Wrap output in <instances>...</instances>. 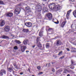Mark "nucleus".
<instances>
[{"instance_id": "39", "label": "nucleus", "mask_w": 76, "mask_h": 76, "mask_svg": "<svg viewBox=\"0 0 76 76\" xmlns=\"http://www.w3.org/2000/svg\"><path fill=\"white\" fill-rule=\"evenodd\" d=\"M64 58V56H63L61 57L60 58H59V59H60V58H61V59H62V58Z\"/></svg>"}, {"instance_id": "49", "label": "nucleus", "mask_w": 76, "mask_h": 76, "mask_svg": "<svg viewBox=\"0 0 76 76\" xmlns=\"http://www.w3.org/2000/svg\"><path fill=\"white\" fill-rule=\"evenodd\" d=\"M67 76H70V74H68Z\"/></svg>"}, {"instance_id": "13", "label": "nucleus", "mask_w": 76, "mask_h": 76, "mask_svg": "<svg viewBox=\"0 0 76 76\" xmlns=\"http://www.w3.org/2000/svg\"><path fill=\"white\" fill-rule=\"evenodd\" d=\"M23 43L24 45H26L28 43V40L26 39L24 40L23 42Z\"/></svg>"}, {"instance_id": "51", "label": "nucleus", "mask_w": 76, "mask_h": 76, "mask_svg": "<svg viewBox=\"0 0 76 76\" xmlns=\"http://www.w3.org/2000/svg\"><path fill=\"white\" fill-rule=\"evenodd\" d=\"M47 64H46V67H47Z\"/></svg>"}, {"instance_id": "5", "label": "nucleus", "mask_w": 76, "mask_h": 76, "mask_svg": "<svg viewBox=\"0 0 76 76\" xmlns=\"http://www.w3.org/2000/svg\"><path fill=\"white\" fill-rule=\"evenodd\" d=\"M26 46H23L21 47V50L22 52H24L25 50L26 49Z\"/></svg>"}, {"instance_id": "19", "label": "nucleus", "mask_w": 76, "mask_h": 76, "mask_svg": "<svg viewBox=\"0 0 76 76\" xmlns=\"http://www.w3.org/2000/svg\"><path fill=\"white\" fill-rule=\"evenodd\" d=\"M23 31L24 32H29V30L28 29H23Z\"/></svg>"}, {"instance_id": "53", "label": "nucleus", "mask_w": 76, "mask_h": 76, "mask_svg": "<svg viewBox=\"0 0 76 76\" xmlns=\"http://www.w3.org/2000/svg\"><path fill=\"white\" fill-rule=\"evenodd\" d=\"M40 50H43V49H40Z\"/></svg>"}, {"instance_id": "32", "label": "nucleus", "mask_w": 76, "mask_h": 76, "mask_svg": "<svg viewBox=\"0 0 76 76\" xmlns=\"http://www.w3.org/2000/svg\"><path fill=\"white\" fill-rule=\"evenodd\" d=\"M62 53H63V51H61V52H60L58 54V55L60 56V55L61 54H62Z\"/></svg>"}, {"instance_id": "36", "label": "nucleus", "mask_w": 76, "mask_h": 76, "mask_svg": "<svg viewBox=\"0 0 76 76\" xmlns=\"http://www.w3.org/2000/svg\"><path fill=\"white\" fill-rule=\"evenodd\" d=\"M37 69L38 70H40L41 69V67L40 66H38L37 67Z\"/></svg>"}, {"instance_id": "21", "label": "nucleus", "mask_w": 76, "mask_h": 76, "mask_svg": "<svg viewBox=\"0 0 76 76\" xmlns=\"http://www.w3.org/2000/svg\"><path fill=\"white\" fill-rule=\"evenodd\" d=\"M13 67H10V68H8V70L9 71V72H11L12 70H13Z\"/></svg>"}, {"instance_id": "30", "label": "nucleus", "mask_w": 76, "mask_h": 76, "mask_svg": "<svg viewBox=\"0 0 76 76\" xmlns=\"http://www.w3.org/2000/svg\"><path fill=\"white\" fill-rule=\"evenodd\" d=\"M13 65L14 66H15L16 69H18V66H16V64H14Z\"/></svg>"}, {"instance_id": "12", "label": "nucleus", "mask_w": 76, "mask_h": 76, "mask_svg": "<svg viewBox=\"0 0 76 76\" xmlns=\"http://www.w3.org/2000/svg\"><path fill=\"white\" fill-rule=\"evenodd\" d=\"M71 11H72V10H70L67 12V13L66 14V18H68L69 16L70 15V12H71Z\"/></svg>"}, {"instance_id": "35", "label": "nucleus", "mask_w": 76, "mask_h": 76, "mask_svg": "<svg viewBox=\"0 0 76 76\" xmlns=\"http://www.w3.org/2000/svg\"><path fill=\"white\" fill-rule=\"evenodd\" d=\"M52 72H55V69L54 68H52Z\"/></svg>"}, {"instance_id": "25", "label": "nucleus", "mask_w": 76, "mask_h": 76, "mask_svg": "<svg viewBox=\"0 0 76 76\" xmlns=\"http://www.w3.org/2000/svg\"><path fill=\"white\" fill-rule=\"evenodd\" d=\"M73 13L75 17V18H76V10L74 11L73 12Z\"/></svg>"}, {"instance_id": "57", "label": "nucleus", "mask_w": 76, "mask_h": 76, "mask_svg": "<svg viewBox=\"0 0 76 76\" xmlns=\"http://www.w3.org/2000/svg\"><path fill=\"white\" fill-rule=\"evenodd\" d=\"M38 31H39V30H38Z\"/></svg>"}, {"instance_id": "54", "label": "nucleus", "mask_w": 76, "mask_h": 76, "mask_svg": "<svg viewBox=\"0 0 76 76\" xmlns=\"http://www.w3.org/2000/svg\"><path fill=\"white\" fill-rule=\"evenodd\" d=\"M70 65L69 66H68L67 67H70Z\"/></svg>"}, {"instance_id": "15", "label": "nucleus", "mask_w": 76, "mask_h": 76, "mask_svg": "<svg viewBox=\"0 0 76 76\" xmlns=\"http://www.w3.org/2000/svg\"><path fill=\"white\" fill-rule=\"evenodd\" d=\"M2 37L4 39H9V37L7 36L3 35Z\"/></svg>"}, {"instance_id": "34", "label": "nucleus", "mask_w": 76, "mask_h": 76, "mask_svg": "<svg viewBox=\"0 0 76 76\" xmlns=\"http://www.w3.org/2000/svg\"><path fill=\"white\" fill-rule=\"evenodd\" d=\"M73 44L74 45H76V41H75L74 42H73Z\"/></svg>"}, {"instance_id": "18", "label": "nucleus", "mask_w": 76, "mask_h": 76, "mask_svg": "<svg viewBox=\"0 0 76 76\" xmlns=\"http://www.w3.org/2000/svg\"><path fill=\"white\" fill-rule=\"evenodd\" d=\"M43 11L44 12H47V11H48V9H47V8L44 7L43 8Z\"/></svg>"}, {"instance_id": "46", "label": "nucleus", "mask_w": 76, "mask_h": 76, "mask_svg": "<svg viewBox=\"0 0 76 76\" xmlns=\"http://www.w3.org/2000/svg\"><path fill=\"white\" fill-rule=\"evenodd\" d=\"M28 71H29V72H30V69H28Z\"/></svg>"}, {"instance_id": "42", "label": "nucleus", "mask_w": 76, "mask_h": 76, "mask_svg": "<svg viewBox=\"0 0 76 76\" xmlns=\"http://www.w3.org/2000/svg\"><path fill=\"white\" fill-rule=\"evenodd\" d=\"M55 23H56V24H58V23H59V22L58 21V22H55Z\"/></svg>"}, {"instance_id": "11", "label": "nucleus", "mask_w": 76, "mask_h": 76, "mask_svg": "<svg viewBox=\"0 0 76 76\" xmlns=\"http://www.w3.org/2000/svg\"><path fill=\"white\" fill-rule=\"evenodd\" d=\"M5 25V22H4V20H3L0 23V26H3L4 25Z\"/></svg>"}, {"instance_id": "40", "label": "nucleus", "mask_w": 76, "mask_h": 76, "mask_svg": "<svg viewBox=\"0 0 76 76\" xmlns=\"http://www.w3.org/2000/svg\"><path fill=\"white\" fill-rule=\"evenodd\" d=\"M48 67H50V66H51V64H50V63H49V64H48Z\"/></svg>"}, {"instance_id": "37", "label": "nucleus", "mask_w": 76, "mask_h": 76, "mask_svg": "<svg viewBox=\"0 0 76 76\" xmlns=\"http://www.w3.org/2000/svg\"><path fill=\"white\" fill-rule=\"evenodd\" d=\"M41 74H43L42 72H40L39 73V75H41Z\"/></svg>"}, {"instance_id": "28", "label": "nucleus", "mask_w": 76, "mask_h": 76, "mask_svg": "<svg viewBox=\"0 0 76 76\" xmlns=\"http://www.w3.org/2000/svg\"><path fill=\"white\" fill-rule=\"evenodd\" d=\"M14 50H18V48L17 46H15L14 47Z\"/></svg>"}, {"instance_id": "31", "label": "nucleus", "mask_w": 76, "mask_h": 76, "mask_svg": "<svg viewBox=\"0 0 76 76\" xmlns=\"http://www.w3.org/2000/svg\"><path fill=\"white\" fill-rule=\"evenodd\" d=\"M16 42L18 44H20L21 43V42H20V41H17Z\"/></svg>"}, {"instance_id": "2", "label": "nucleus", "mask_w": 76, "mask_h": 76, "mask_svg": "<svg viewBox=\"0 0 76 76\" xmlns=\"http://www.w3.org/2000/svg\"><path fill=\"white\" fill-rule=\"evenodd\" d=\"M40 41H41V40H40V37H37V46L39 48H41V47H42L41 44L39 42Z\"/></svg>"}, {"instance_id": "14", "label": "nucleus", "mask_w": 76, "mask_h": 76, "mask_svg": "<svg viewBox=\"0 0 76 76\" xmlns=\"http://www.w3.org/2000/svg\"><path fill=\"white\" fill-rule=\"evenodd\" d=\"M26 10L27 11V12H29L31 10L30 8L28 7H26Z\"/></svg>"}, {"instance_id": "26", "label": "nucleus", "mask_w": 76, "mask_h": 76, "mask_svg": "<svg viewBox=\"0 0 76 76\" xmlns=\"http://www.w3.org/2000/svg\"><path fill=\"white\" fill-rule=\"evenodd\" d=\"M50 47V44H49V43H47L46 44V48H49Z\"/></svg>"}, {"instance_id": "4", "label": "nucleus", "mask_w": 76, "mask_h": 76, "mask_svg": "<svg viewBox=\"0 0 76 76\" xmlns=\"http://www.w3.org/2000/svg\"><path fill=\"white\" fill-rule=\"evenodd\" d=\"M20 8H18L15 10V12L16 15L19 14L20 13Z\"/></svg>"}, {"instance_id": "29", "label": "nucleus", "mask_w": 76, "mask_h": 76, "mask_svg": "<svg viewBox=\"0 0 76 76\" xmlns=\"http://www.w3.org/2000/svg\"><path fill=\"white\" fill-rule=\"evenodd\" d=\"M0 4H4V2L2 1H0Z\"/></svg>"}, {"instance_id": "23", "label": "nucleus", "mask_w": 76, "mask_h": 76, "mask_svg": "<svg viewBox=\"0 0 76 76\" xmlns=\"http://www.w3.org/2000/svg\"><path fill=\"white\" fill-rule=\"evenodd\" d=\"M71 64L70 65V66H72V65H75V61H73L72 60H71Z\"/></svg>"}, {"instance_id": "43", "label": "nucleus", "mask_w": 76, "mask_h": 76, "mask_svg": "<svg viewBox=\"0 0 76 76\" xmlns=\"http://www.w3.org/2000/svg\"><path fill=\"white\" fill-rule=\"evenodd\" d=\"M33 48H35V45H34V46H32Z\"/></svg>"}, {"instance_id": "50", "label": "nucleus", "mask_w": 76, "mask_h": 76, "mask_svg": "<svg viewBox=\"0 0 76 76\" xmlns=\"http://www.w3.org/2000/svg\"><path fill=\"white\" fill-rule=\"evenodd\" d=\"M13 35H12L11 34V36H13Z\"/></svg>"}, {"instance_id": "56", "label": "nucleus", "mask_w": 76, "mask_h": 76, "mask_svg": "<svg viewBox=\"0 0 76 76\" xmlns=\"http://www.w3.org/2000/svg\"><path fill=\"white\" fill-rule=\"evenodd\" d=\"M46 31H47V30H46Z\"/></svg>"}, {"instance_id": "58", "label": "nucleus", "mask_w": 76, "mask_h": 76, "mask_svg": "<svg viewBox=\"0 0 76 76\" xmlns=\"http://www.w3.org/2000/svg\"><path fill=\"white\" fill-rule=\"evenodd\" d=\"M73 49H75V48H73Z\"/></svg>"}, {"instance_id": "17", "label": "nucleus", "mask_w": 76, "mask_h": 76, "mask_svg": "<svg viewBox=\"0 0 76 76\" xmlns=\"http://www.w3.org/2000/svg\"><path fill=\"white\" fill-rule=\"evenodd\" d=\"M66 23V21H64L61 24V27L62 28L64 27V26L65 25Z\"/></svg>"}, {"instance_id": "45", "label": "nucleus", "mask_w": 76, "mask_h": 76, "mask_svg": "<svg viewBox=\"0 0 76 76\" xmlns=\"http://www.w3.org/2000/svg\"><path fill=\"white\" fill-rule=\"evenodd\" d=\"M71 51H72V52H75V50H72Z\"/></svg>"}, {"instance_id": "8", "label": "nucleus", "mask_w": 76, "mask_h": 76, "mask_svg": "<svg viewBox=\"0 0 76 76\" xmlns=\"http://www.w3.org/2000/svg\"><path fill=\"white\" fill-rule=\"evenodd\" d=\"M4 29L5 32H9V30H10V27L9 26H6L4 28Z\"/></svg>"}, {"instance_id": "20", "label": "nucleus", "mask_w": 76, "mask_h": 76, "mask_svg": "<svg viewBox=\"0 0 76 76\" xmlns=\"http://www.w3.org/2000/svg\"><path fill=\"white\" fill-rule=\"evenodd\" d=\"M38 6L39 7L38 8V11L39 12H41L42 9V7H41V6Z\"/></svg>"}, {"instance_id": "1", "label": "nucleus", "mask_w": 76, "mask_h": 76, "mask_svg": "<svg viewBox=\"0 0 76 76\" xmlns=\"http://www.w3.org/2000/svg\"><path fill=\"white\" fill-rule=\"evenodd\" d=\"M49 7L50 9L51 10L53 9L55 11H58L61 9V7L55 3L51 4L49 6Z\"/></svg>"}, {"instance_id": "22", "label": "nucleus", "mask_w": 76, "mask_h": 76, "mask_svg": "<svg viewBox=\"0 0 76 76\" xmlns=\"http://www.w3.org/2000/svg\"><path fill=\"white\" fill-rule=\"evenodd\" d=\"M42 35H43V33H42V32L41 31H40L39 33V36L40 37H42Z\"/></svg>"}, {"instance_id": "47", "label": "nucleus", "mask_w": 76, "mask_h": 76, "mask_svg": "<svg viewBox=\"0 0 76 76\" xmlns=\"http://www.w3.org/2000/svg\"><path fill=\"white\" fill-rule=\"evenodd\" d=\"M29 52V51H28V50H27L26 51V53H27V52Z\"/></svg>"}, {"instance_id": "41", "label": "nucleus", "mask_w": 76, "mask_h": 76, "mask_svg": "<svg viewBox=\"0 0 76 76\" xmlns=\"http://www.w3.org/2000/svg\"><path fill=\"white\" fill-rule=\"evenodd\" d=\"M20 75H23V72H21L20 73Z\"/></svg>"}, {"instance_id": "16", "label": "nucleus", "mask_w": 76, "mask_h": 76, "mask_svg": "<svg viewBox=\"0 0 76 76\" xmlns=\"http://www.w3.org/2000/svg\"><path fill=\"white\" fill-rule=\"evenodd\" d=\"M63 72V70H58V71H57L56 72V75H57L58 74H61V73H60V72Z\"/></svg>"}, {"instance_id": "52", "label": "nucleus", "mask_w": 76, "mask_h": 76, "mask_svg": "<svg viewBox=\"0 0 76 76\" xmlns=\"http://www.w3.org/2000/svg\"><path fill=\"white\" fill-rule=\"evenodd\" d=\"M43 1H47V0H43Z\"/></svg>"}, {"instance_id": "33", "label": "nucleus", "mask_w": 76, "mask_h": 76, "mask_svg": "<svg viewBox=\"0 0 76 76\" xmlns=\"http://www.w3.org/2000/svg\"><path fill=\"white\" fill-rule=\"evenodd\" d=\"M53 30V28H49L48 30V31H51Z\"/></svg>"}, {"instance_id": "38", "label": "nucleus", "mask_w": 76, "mask_h": 76, "mask_svg": "<svg viewBox=\"0 0 76 76\" xmlns=\"http://www.w3.org/2000/svg\"><path fill=\"white\" fill-rule=\"evenodd\" d=\"M66 50L68 51H70V49L68 48H66Z\"/></svg>"}, {"instance_id": "6", "label": "nucleus", "mask_w": 76, "mask_h": 76, "mask_svg": "<svg viewBox=\"0 0 76 76\" xmlns=\"http://www.w3.org/2000/svg\"><path fill=\"white\" fill-rule=\"evenodd\" d=\"M25 25L27 27H31L32 26V23L31 22H27L25 23Z\"/></svg>"}, {"instance_id": "24", "label": "nucleus", "mask_w": 76, "mask_h": 76, "mask_svg": "<svg viewBox=\"0 0 76 76\" xmlns=\"http://www.w3.org/2000/svg\"><path fill=\"white\" fill-rule=\"evenodd\" d=\"M67 72H72V70H69V71H68L66 69L64 71V73H67Z\"/></svg>"}, {"instance_id": "55", "label": "nucleus", "mask_w": 76, "mask_h": 76, "mask_svg": "<svg viewBox=\"0 0 76 76\" xmlns=\"http://www.w3.org/2000/svg\"><path fill=\"white\" fill-rule=\"evenodd\" d=\"M0 47H1V45H0Z\"/></svg>"}, {"instance_id": "10", "label": "nucleus", "mask_w": 76, "mask_h": 76, "mask_svg": "<svg viewBox=\"0 0 76 76\" xmlns=\"http://www.w3.org/2000/svg\"><path fill=\"white\" fill-rule=\"evenodd\" d=\"M12 15L13 13L12 12L8 13L6 15V16L7 17H12Z\"/></svg>"}, {"instance_id": "44", "label": "nucleus", "mask_w": 76, "mask_h": 76, "mask_svg": "<svg viewBox=\"0 0 76 76\" xmlns=\"http://www.w3.org/2000/svg\"><path fill=\"white\" fill-rule=\"evenodd\" d=\"M71 1H72L73 2V1H74L75 0H71Z\"/></svg>"}, {"instance_id": "7", "label": "nucleus", "mask_w": 76, "mask_h": 76, "mask_svg": "<svg viewBox=\"0 0 76 76\" xmlns=\"http://www.w3.org/2000/svg\"><path fill=\"white\" fill-rule=\"evenodd\" d=\"M61 44V42L60 40H57L56 45L57 46H60Z\"/></svg>"}, {"instance_id": "3", "label": "nucleus", "mask_w": 76, "mask_h": 76, "mask_svg": "<svg viewBox=\"0 0 76 76\" xmlns=\"http://www.w3.org/2000/svg\"><path fill=\"white\" fill-rule=\"evenodd\" d=\"M48 17V19H49V20H51L52 18H53V15L51 13H48L46 15Z\"/></svg>"}, {"instance_id": "48", "label": "nucleus", "mask_w": 76, "mask_h": 76, "mask_svg": "<svg viewBox=\"0 0 76 76\" xmlns=\"http://www.w3.org/2000/svg\"><path fill=\"white\" fill-rule=\"evenodd\" d=\"M52 64H54V62H52Z\"/></svg>"}, {"instance_id": "27", "label": "nucleus", "mask_w": 76, "mask_h": 76, "mask_svg": "<svg viewBox=\"0 0 76 76\" xmlns=\"http://www.w3.org/2000/svg\"><path fill=\"white\" fill-rule=\"evenodd\" d=\"M74 65H72V66H70L71 67H70V69H74V68H75V67H74Z\"/></svg>"}, {"instance_id": "9", "label": "nucleus", "mask_w": 76, "mask_h": 76, "mask_svg": "<svg viewBox=\"0 0 76 76\" xmlns=\"http://www.w3.org/2000/svg\"><path fill=\"white\" fill-rule=\"evenodd\" d=\"M3 73H4V74H6V71L4 69L1 70V71L0 72V75H3Z\"/></svg>"}]
</instances>
